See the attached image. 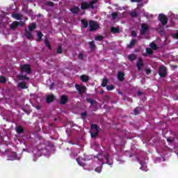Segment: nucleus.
<instances>
[{"instance_id": "obj_1", "label": "nucleus", "mask_w": 178, "mask_h": 178, "mask_svg": "<svg viewBox=\"0 0 178 178\" xmlns=\"http://www.w3.org/2000/svg\"><path fill=\"white\" fill-rule=\"evenodd\" d=\"M35 29V24L33 23L29 25L28 29L25 30V35L28 40H31L33 38L32 31Z\"/></svg>"}, {"instance_id": "obj_2", "label": "nucleus", "mask_w": 178, "mask_h": 178, "mask_svg": "<svg viewBox=\"0 0 178 178\" xmlns=\"http://www.w3.org/2000/svg\"><path fill=\"white\" fill-rule=\"evenodd\" d=\"M90 136L92 138H95L99 134V128L96 124H92L90 131Z\"/></svg>"}, {"instance_id": "obj_3", "label": "nucleus", "mask_w": 178, "mask_h": 178, "mask_svg": "<svg viewBox=\"0 0 178 178\" xmlns=\"http://www.w3.org/2000/svg\"><path fill=\"white\" fill-rule=\"evenodd\" d=\"M97 3V0H93L90 2V3L87 2H83L81 4V9H90V8H92V9H94L95 8V5Z\"/></svg>"}, {"instance_id": "obj_4", "label": "nucleus", "mask_w": 178, "mask_h": 178, "mask_svg": "<svg viewBox=\"0 0 178 178\" xmlns=\"http://www.w3.org/2000/svg\"><path fill=\"white\" fill-rule=\"evenodd\" d=\"M98 27H99V25H98L97 22L94 21L89 22V28L90 29V31H95V30H98Z\"/></svg>"}, {"instance_id": "obj_5", "label": "nucleus", "mask_w": 178, "mask_h": 178, "mask_svg": "<svg viewBox=\"0 0 178 178\" xmlns=\"http://www.w3.org/2000/svg\"><path fill=\"white\" fill-rule=\"evenodd\" d=\"M159 19L163 26H165V24H168V17H166V16H165L163 14H160L159 15Z\"/></svg>"}, {"instance_id": "obj_6", "label": "nucleus", "mask_w": 178, "mask_h": 178, "mask_svg": "<svg viewBox=\"0 0 178 178\" xmlns=\"http://www.w3.org/2000/svg\"><path fill=\"white\" fill-rule=\"evenodd\" d=\"M22 72H26L28 74H30L31 73V67H30L29 65L26 64L21 67Z\"/></svg>"}, {"instance_id": "obj_7", "label": "nucleus", "mask_w": 178, "mask_h": 178, "mask_svg": "<svg viewBox=\"0 0 178 178\" xmlns=\"http://www.w3.org/2000/svg\"><path fill=\"white\" fill-rule=\"evenodd\" d=\"M159 74L160 77H165L166 76V67L162 65L159 69Z\"/></svg>"}, {"instance_id": "obj_8", "label": "nucleus", "mask_w": 178, "mask_h": 178, "mask_svg": "<svg viewBox=\"0 0 178 178\" xmlns=\"http://www.w3.org/2000/svg\"><path fill=\"white\" fill-rule=\"evenodd\" d=\"M24 22H14L11 25L10 27L13 30H15V29H16V27H19V26H24Z\"/></svg>"}, {"instance_id": "obj_9", "label": "nucleus", "mask_w": 178, "mask_h": 178, "mask_svg": "<svg viewBox=\"0 0 178 178\" xmlns=\"http://www.w3.org/2000/svg\"><path fill=\"white\" fill-rule=\"evenodd\" d=\"M149 26L147 24H143L141 26L140 34L144 35L148 31Z\"/></svg>"}, {"instance_id": "obj_10", "label": "nucleus", "mask_w": 178, "mask_h": 178, "mask_svg": "<svg viewBox=\"0 0 178 178\" xmlns=\"http://www.w3.org/2000/svg\"><path fill=\"white\" fill-rule=\"evenodd\" d=\"M77 91H79V94H84L86 92V87L81 85H76L75 86Z\"/></svg>"}, {"instance_id": "obj_11", "label": "nucleus", "mask_w": 178, "mask_h": 178, "mask_svg": "<svg viewBox=\"0 0 178 178\" xmlns=\"http://www.w3.org/2000/svg\"><path fill=\"white\" fill-rule=\"evenodd\" d=\"M136 66L138 67V70H141V69L143 68V66H144V62L143 61V59L139 58V60L136 63Z\"/></svg>"}, {"instance_id": "obj_12", "label": "nucleus", "mask_w": 178, "mask_h": 178, "mask_svg": "<svg viewBox=\"0 0 178 178\" xmlns=\"http://www.w3.org/2000/svg\"><path fill=\"white\" fill-rule=\"evenodd\" d=\"M15 159H20V158H17L16 156V152L11 153L8 158V161H15Z\"/></svg>"}, {"instance_id": "obj_13", "label": "nucleus", "mask_w": 178, "mask_h": 178, "mask_svg": "<svg viewBox=\"0 0 178 178\" xmlns=\"http://www.w3.org/2000/svg\"><path fill=\"white\" fill-rule=\"evenodd\" d=\"M76 162L78 163V165H79V166H84V162H86V159L78 158L76 159Z\"/></svg>"}, {"instance_id": "obj_14", "label": "nucleus", "mask_w": 178, "mask_h": 178, "mask_svg": "<svg viewBox=\"0 0 178 178\" xmlns=\"http://www.w3.org/2000/svg\"><path fill=\"white\" fill-rule=\"evenodd\" d=\"M13 17L14 19H16V20H22L23 19V15L19 13H13Z\"/></svg>"}, {"instance_id": "obj_15", "label": "nucleus", "mask_w": 178, "mask_h": 178, "mask_svg": "<svg viewBox=\"0 0 178 178\" xmlns=\"http://www.w3.org/2000/svg\"><path fill=\"white\" fill-rule=\"evenodd\" d=\"M104 158H105V159H106V163L108 164V165H113V161L111 159H109V154H106L105 156H104Z\"/></svg>"}, {"instance_id": "obj_16", "label": "nucleus", "mask_w": 178, "mask_h": 178, "mask_svg": "<svg viewBox=\"0 0 178 178\" xmlns=\"http://www.w3.org/2000/svg\"><path fill=\"white\" fill-rule=\"evenodd\" d=\"M66 102H67V97L65 95H63V96L61 97L60 103L62 105H65V104Z\"/></svg>"}, {"instance_id": "obj_17", "label": "nucleus", "mask_w": 178, "mask_h": 178, "mask_svg": "<svg viewBox=\"0 0 178 178\" xmlns=\"http://www.w3.org/2000/svg\"><path fill=\"white\" fill-rule=\"evenodd\" d=\"M111 30V33H113L114 34H116L118 33H120L119 27L112 26Z\"/></svg>"}, {"instance_id": "obj_18", "label": "nucleus", "mask_w": 178, "mask_h": 178, "mask_svg": "<svg viewBox=\"0 0 178 178\" xmlns=\"http://www.w3.org/2000/svg\"><path fill=\"white\" fill-rule=\"evenodd\" d=\"M80 79L84 83H87V81L90 79V78L87 75H82L80 76Z\"/></svg>"}, {"instance_id": "obj_19", "label": "nucleus", "mask_w": 178, "mask_h": 178, "mask_svg": "<svg viewBox=\"0 0 178 178\" xmlns=\"http://www.w3.org/2000/svg\"><path fill=\"white\" fill-rule=\"evenodd\" d=\"M70 10L72 13L76 14V13H79V12H80V8L74 6L72 8H71Z\"/></svg>"}, {"instance_id": "obj_20", "label": "nucleus", "mask_w": 178, "mask_h": 178, "mask_svg": "<svg viewBox=\"0 0 178 178\" xmlns=\"http://www.w3.org/2000/svg\"><path fill=\"white\" fill-rule=\"evenodd\" d=\"M17 87L18 88L25 89L27 88V85H26V83L24 82H21L18 84Z\"/></svg>"}, {"instance_id": "obj_21", "label": "nucleus", "mask_w": 178, "mask_h": 178, "mask_svg": "<svg viewBox=\"0 0 178 178\" xmlns=\"http://www.w3.org/2000/svg\"><path fill=\"white\" fill-rule=\"evenodd\" d=\"M136 45V40H132L129 44H128L127 48H133Z\"/></svg>"}, {"instance_id": "obj_22", "label": "nucleus", "mask_w": 178, "mask_h": 178, "mask_svg": "<svg viewBox=\"0 0 178 178\" xmlns=\"http://www.w3.org/2000/svg\"><path fill=\"white\" fill-rule=\"evenodd\" d=\"M54 101V95H49L47 98V102H52Z\"/></svg>"}, {"instance_id": "obj_23", "label": "nucleus", "mask_w": 178, "mask_h": 178, "mask_svg": "<svg viewBox=\"0 0 178 178\" xmlns=\"http://www.w3.org/2000/svg\"><path fill=\"white\" fill-rule=\"evenodd\" d=\"M118 77L119 79V80H120V81H123V77H124V74H123L122 72H119L118 74Z\"/></svg>"}, {"instance_id": "obj_24", "label": "nucleus", "mask_w": 178, "mask_h": 178, "mask_svg": "<svg viewBox=\"0 0 178 178\" xmlns=\"http://www.w3.org/2000/svg\"><path fill=\"white\" fill-rule=\"evenodd\" d=\"M81 23L83 27H86V28L88 27V22L86 19H82Z\"/></svg>"}, {"instance_id": "obj_25", "label": "nucleus", "mask_w": 178, "mask_h": 178, "mask_svg": "<svg viewBox=\"0 0 178 178\" xmlns=\"http://www.w3.org/2000/svg\"><path fill=\"white\" fill-rule=\"evenodd\" d=\"M37 35H38V41H41L42 38V33L41 32H38L37 33Z\"/></svg>"}, {"instance_id": "obj_26", "label": "nucleus", "mask_w": 178, "mask_h": 178, "mask_svg": "<svg viewBox=\"0 0 178 178\" xmlns=\"http://www.w3.org/2000/svg\"><path fill=\"white\" fill-rule=\"evenodd\" d=\"M44 44L49 49H51V44H49V42L48 41V39H45L44 40Z\"/></svg>"}, {"instance_id": "obj_27", "label": "nucleus", "mask_w": 178, "mask_h": 178, "mask_svg": "<svg viewBox=\"0 0 178 178\" xmlns=\"http://www.w3.org/2000/svg\"><path fill=\"white\" fill-rule=\"evenodd\" d=\"M90 49H94L95 48V43L94 41L90 42L89 43Z\"/></svg>"}, {"instance_id": "obj_28", "label": "nucleus", "mask_w": 178, "mask_h": 178, "mask_svg": "<svg viewBox=\"0 0 178 178\" xmlns=\"http://www.w3.org/2000/svg\"><path fill=\"white\" fill-rule=\"evenodd\" d=\"M18 78L19 79V80H26V79L27 80H29V77L26 76H23V74H20L18 76Z\"/></svg>"}, {"instance_id": "obj_29", "label": "nucleus", "mask_w": 178, "mask_h": 178, "mask_svg": "<svg viewBox=\"0 0 178 178\" xmlns=\"http://www.w3.org/2000/svg\"><path fill=\"white\" fill-rule=\"evenodd\" d=\"M108 83V79H104L102 83V87H106V83Z\"/></svg>"}, {"instance_id": "obj_30", "label": "nucleus", "mask_w": 178, "mask_h": 178, "mask_svg": "<svg viewBox=\"0 0 178 178\" xmlns=\"http://www.w3.org/2000/svg\"><path fill=\"white\" fill-rule=\"evenodd\" d=\"M17 133H23V127H18L16 128Z\"/></svg>"}, {"instance_id": "obj_31", "label": "nucleus", "mask_w": 178, "mask_h": 178, "mask_svg": "<svg viewBox=\"0 0 178 178\" xmlns=\"http://www.w3.org/2000/svg\"><path fill=\"white\" fill-rule=\"evenodd\" d=\"M128 58L129 59V60H134V59H136V55H129L128 56Z\"/></svg>"}, {"instance_id": "obj_32", "label": "nucleus", "mask_w": 178, "mask_h": 178, "mask_svg": "<svg viewBox=\"0 0 178 178\" xmlns=\"http://www.w3.org/2000/svg\"><path fill=\"white\" fill-rule=\"evenodd\" d=\"M131 16L132 17H137V13L136 12V10H134L131 13Z\"/></svg>"}, {"instance_id": "obj_33", "label": "nucleus", "mask_w": 178, "mask_h": 178, "mask_svg": "<svg viewBox=\"0 0 178 178\" xmlns=\"http://www.w3.org/2000/svg\"><path fill=\"white\" fill-rule=\"evenodd\" d=\"M57 54H62V46L61 45H58V47L57 48Z\"/></svg>"}, {"instance_id": "obj_34", "label": "nucleus", "mask_w": 178, "mask_h": 178, "mask_svg": "<svg viewBox=\"0 0 178 178\" xmlns=\"http://www.w3.org/2000/svg\"><path fill=\"white\" fill-rule=\"evenodd\" d=\"M95 172H97V173H101L102 170V167H97V168H95Z\"/></svg>"}, {"instance_id": "obj_35", "label": "nucleus", "mask_w": 178, "mask_h": 178, "mask_svg": "<svg viewBox=\"0 0 178 178\" xmlns=\"http://www.w3.org/2000/svg\"><path fill=\"white\" fill-rule=\"evenodd\" d=\"M134 115H138V113H140V108L137 107L134 109Z\"/></svg>"}, {"instance_id": "obj_36", "label": "nucleus", "mask_w": 178, "mask_h": 178, "mask_svg": "<svg viewBox=\"0 0 178 178\" xmlns=\"http://www.w3.org/2000/svg\"><path fill=\"white\" fill-rule=\"evenodd\" d=\"M149 47L152 49H156V44H155V43L152 42L149 44Z\"/></svg>"}, {"instance_id": "obj_37", "label": "nucleus", "mask_w": 178, "mask_h": 178, "mask_svg": "<svg viewBox=\"0 0 178 178\" xmlns=\"http://www.w3.org/2000/svg\"><path fill=\"white\" fill-rule=\"evenodd\" d=\"M103 38H104V37H102V36H97V37H95V40L96 41H102Z\"/></svg>"}, {"instance_id": "obj_38", "label": "nucleus", "mask_w": 178, "mask_h": 178, "mask_svg": "<svg viewBox=\"0 0 178 178\" xmlns=\"http://www.w3.org/2000/svg\"><path fill=\"white\" fill-rule=\"evenodd\" d=\"M146 52L148 54V55H151V54H152V49L151 48H147Z\"/></svg>"}, {"instance_id": "obj_39", "label": "nucleus", "mask_w": 178, "mask_h": 178, "mask_svg": "<svg viewBox=\"0 0 178 178\" xmlns=\"http://www.w3.org/2000/svg\"><path fill=\"white\" fill-rule=\"evenodd\" d=\"M88 102L91 105H94V104H95V101L92 100V99H88Z\"/></svg>"}, {"instance_id": "obj_40", "label": "nucleus", "mask_w": 178, "mask_h": 178, "mask_svg": "<svg viewBox=\"0 0 178 178\" xmlns=\"http://www.w3.org/2000/svg\"><path fill=\"white\" fill-rule=\"evenodd\" d=\"M106 90H108V91H112V90H113V86L112 85L108 86L106 87Z\"/></svg>"}, {"instance_id": "obj_41", "label": "nucleus", "mask_w": 178, "mask_h": 178, "mask_svg": "<svg viewBox=\"0 0 178 178\" xmlns=\"http://www.w3.org/2000/svg\"><path fill=\"white\" fill-rule=\"evenodd\" d=\"M111 15L113 16V20H115V19H116V17H118V13H113L111 14Z\"/></svg>"}, {"instance_id": "obj_42", "label": "nucleus", "mask_w": 178, "mask_h": 178, "mask_svg": "<svg viewBox=\"0 0 178 178\" xmlns=\"http://www.w3.org/2000/svg\"><path fill=\"white\" fill-rule=\"evenodd\" d=\"M6 81V79L3 76H0V83H5Z\"/></svg>"}, {"instance_id": "obj_43", "label": "nucleus", "mask_w": 178, "mask_h": 178, "mask_svg": "<svg viewBox=\"0 0 178 178\" xmlns=\"http://www.w3.org/2000/svg\"><path fill=\"white\" fill-rule=\"evenodd\" d=\"M172 37L173 38H176L177 40H178V31L177 33L172 34Z\"/></svg>"}, {"instance_id": "obj_44", "label": "nucleus", "mask_w": 178, "mask_h": 178, "mask_svg": "<svg viewBox=\"0 0 178 178\" xmlns=\"http://www.w3.org/2000/svg\"><path fill=\"white\" fill-rule=\"evenodd\" d=\"M131 35H132L133 37H136V36H137V33H136V31H133L131 32Z\"/></svg>"}, {"instance_id": "obj_45", "label": "nucleus", "mask_w": 178, "mask_h": 178, "mask_svg": "<svg viewBox=\"0 0 178 178\" xmlns=\"http://www.w3.org/2000/svg\"><path fill=\"white\" fill-rule=\"evenodd\" d=\"M173 138H167V141H168V143H173Z\"/></svg>"}, {"instance_id": "obj_46", "label": "nucleus", "mask_w": 178, "mask_h": 178, "mask_svg": "<svg viewBox=\"0 0 178 178\" xmlns=\"http://www.w3.org/2000/svg\"><path fill=\"white\" fill-rule=\"evenodd\" d=\"M149 73H151V70L149 69L146 70V74H149Z\"/></svg>"}, {"instance_id": "obj_47", "label": "nucleus", "mask_w": 178, "mask_h": 178, "mask_svg": "<svg viewBox=\"0 0 178 178\" xmlns=\"http://www.w3.org/2000/svg\"><path fill=\"white\" fill-rule=\"evenodd\" d=\"M79 59H83V54H80L79 55Z\"/></svg>"}, {"instance_id": "obj_48", "label": "nucleus", "mask_w": 178, "mask_h": 178, "mask_svg": "<svg viewBox=\"0 0 178 178\" xmlns=\"http://www.w3.org/2000/svg\"><path fill=\"white\" fill-rule=\"evenodd\" d=\"M131 2H140L141 0H131Z\"/></svg>"}, {"instance_id": "obj_49", "label": "nucleus", "mask_w": 178, "mask_h": 178, "mask_svg": "<svg viewBox=\"0 0 178 178\" xmlns=\"http://www.w3.org/2000/svg\"><path fill=\"white\" fill-rule=\"evenodd\" d=\"M50 90H52L54 88V83H52L50 87H49Z\"/></svg>"}, {"instance_id": "obj_50", "label": "nucleus", "mask_w": 178, "mask_h": 178, "mask_svg": "<svg viewBox=\"0 0 178 178\" xmlns=\"http://www.w3.org/2000/svg\"><path fill=\"white\" fill-rule=\"evenodd\" d=\"M141 94H143V92H138V95H141Z\"/></svg>"}, {"instance_id": "obj_51", "label": "nucleus", "mask_w": 178, "mask_h": 178, "mask_svg": "<svg viewBox=\"0 0 178 178\" xmlns=\"http://www.w3.org/2000/svg\"><path fill=\"white\" fill-rule=\"evenodd\" d=\"M86 113H82V116H86Z\"/></svg>"}, {"instance_id": "obj_52", "label": "nucleus", "mask_w": 178, "mask_h": 178, "mask_svg": "<svg viewBox=\"0 0 178 178\" xmlns=\"http://www.w3.org/2000/svg\"><path fill=\"white\" fill-rule=\"evenodd\" d=\"M162 161H165V159L163 157L161 158Z\"/></svg>"}, {"instance_id": "obj_53", "label": "nucleus", "mask_w": 178, "mask_h": 178, "mask_svg": "<svg viewBox=\"0 0 178 178\" xmlns=\"http://www.w3.org/2000/svg\"><path fill=\"white\" fill-rule=\"evenodd\" d=\"M50 5L52 6V2L50 3Z\"/></svg>"}, {"instance_id": "obj_54", "label": "nucleus", "mask_w": 178, "mask_h": 178, "mask_svg": "<svg viewBox=\"0 0 178 178\" xmlns=\"http://www.w3.org/2000/svg\"><path fill=\"white\" fill-rule=\"evenodd\" d=\"M143 168H144V166H142V167L140 168V169H143Z\"/></svg>"}, {"instance_id": "obj_55", "label": "nucleus", "mask_w": 178, "mask_h": 178, "mask_svg": "<svg viewBox=\"0 0 178 178\" xmlns=\"http://www.w3.org/2000/svg\"><path fill=\"white\" fill-rule=\"evenodd\" d=\"M54 120H56V118H55Z\"/></svg>"}, {"instance_id": "obj_56", "label": "nucleus", "mask_w": 178, "mask_h": 178, "mask_svg": "<svg viewBox=\"0 0 178 178\" xmlns=\"http://www.w3.org/2000/svg\"><path fill=\"white\" fill-rule=\"evenodd\" d=\"M145 172H147V170H145Z\"/></svg>"}]
</instances>
